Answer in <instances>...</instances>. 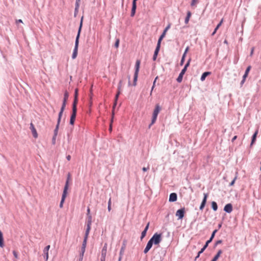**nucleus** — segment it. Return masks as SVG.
<instances>
[{"mask_svg":"<svg viewBox=\"0 0 261 261\" xmlns=\"http://www.w3.org/2000/svg\"><path fill=\"white\" fill-rule=\"evenodd\" d=\"M257 134H258V130H256L252 136L250 146H252L255 142Z\"/></svg>","mask_w":261,"mask_h":261,"instance_id":"23","label":"nucleus"},{"mask_svg":"<svg viewBox=\"0 0 261 261\" xmlns=\"http://www.w3.org/2000/svg\"><path fill=\"white\" fill-rule=\"evenodd\" d=\"M114 115V112H113V113H112V119H111V123H110V126H109V130H110V132H111V131L112 130V122H113V120Z\"/></svg>","mask_w":261,"mask_h":261,"instance_id":"40","label":"nucleus"},{"mask_svg":"<svg viewBox=\"0 0 261 261\" xmlns=\"http://www.w3.org/2000/svg\"><path fill=\"white\" fill-rule=\"evenodd\" d=\"M222 22H223V19H222V20H221V21H220V22L217 24V26H216V27L215 28V29L214 31H213V32L212 33V35H211L212 36H214V35L216 34V33L217 31L218 30V29L220 28V27L221 25Z\"/></svg>","mask_w":261,"mask_h":261,"instance_id":"28","label":"nucleus"},{"mask_svg":"<svg viewBox=\"0 0 261 261\" xmlns=\"http://www.w3.org/2000/svg\"><path fill=\"white\" fill-rule=\"evenodd\" d=\"M13 255H14V257H15L16 258H17L18 257L17 253L16 252V251L14 250V251H13Z\"/></svg>","mask_w":261,"mask_h":261,"instance_id":"57","label":"nucleus"},{"mask_svg":"<svg viewBox=\"0 0 261 261\" xmlns=\"http://www.w3.org/2000/svg\"><path fill=\"white\" fill-rule=\"evenodd\" d=\"M76 116V115H72V114L71 115L70 118V122H69L70 125H74Z\"/></svg>","mask_w":261,"mask_h":261,"instance_id":"29","label":"nucleus"},{"mask_svg":"<svg viewBox=\"0 0 261 261\" xmlns=\"http://www.w3.org/2000/svg\"><path fill=\"white\" fill-rule=\"evenodd\" d=\"M67 191H63V194L62 195L61 200L60 201V205H59L60 208H62L63 207V203L65 201V199L67 196Z\"/></svg>","mask_w":261,"mask_h":261,"instance_id":"18","label":"nucleus"},{"mask_svg":"<svg viewBox=\"0 0 261 261\" xmlns=\"http://www.w3.org/2000/svg\"><path fill=\"white\" fill-rule=\"evenodd\" d=\"M78 102V98H74L73 101L72 103V106H76Z\"/></svg>","mask_w":261,"mask_h":261,"instance_id":"45","label":"nucleus"},{"mask_svg":"<svg viewBox=\"0 0 261 261\" xmlns=\"http://www.w3.org/2000/svg\"><path fill=\"white\" fill-rule=\"evenodd\" d=\"M86 247L82 246L80 254H84L85 252Z\"/></svg>","mask_w":261,"mask_h":261,"instance_id":"46","label":"nucleus"},{"mask_svg":"<svg viewBox=\"0 0 261 261\" xmlns=\"http://www.w3.org/2000/svg\"><path fill=\"white\" fill-rule=\"evenodd\" d=\"M211 74V72H208V71H206V72H203L201 76V77H200V80L201 81H203L205 80L206 77L207 76H208V75H210Z\"/></svg>","mask_w":261,"mask_h":261,"instance_id":"25","label":"nucleus"},{"mask_svg":"<svg viewBox=\"0 0 261 261\" xmlns=\"http://www.w3.org/2000/svg\"><path fill=\"white\" fill-rule=\"evenodd\" d=\"M248 74L246 73H244V74L243 76V79L245 80L246 79V77L248 76Z\"/></svg>","mask_w":261,"mask_h":261,"instance_id":"59","label":"nucleus"},{"mask_svg":"<svg viewBox=\"0 0 261 261\" xmlns=\"http://www.w3.org/2000/svg\"><path fill=\"white\" fill-rule=\"evenodd\" d=\"M107 243H105L102 250L101 253H104L107 254Z\"/></svg>","mask_w":261,"mask_h":261,"instance_id":"36","label":"nucleus"},{"mask_svg":"<svg viewBox=\"0 0 261 261\" xmlns=\"http://www.w3.org/2000/svg\"><path fill=\"white\" fill-rule=\"evenodd\" d=\"M117 102V101H115L114 100V105H113V109H114L115 107L116 106Z\"/></svg>","mask_w":261,"mask_h":261,"instance_id":"63","label":"nucleus"},{"mask_svg":"<svg viewBox=\"0 0 261 261\" xmlns=\"http://www.w3.org/2000/svg\"><path fill=\"white\" fill-rule=\"evenodd\" d=\"M122 81H120L118 86V90H121V86H122Z\"/></svg>","mask_w":261,"mask_h":261,"instance_id":"52","label":"nucleus"},{"mask_svg":"<svg viewBox=\"0 0 261 261\" xmlns=\"http://www.w3.org/2000/svg\"><path fill=\"white\" fill-rule=\"evenodd\" d=\"M90 229L91 228H86L85 233L84 239L83 244H82L83 246H84L86 247L87 241V239L88 237V235H89Z\"/></svg>","mask_w":261,"mask_h":261,"instance_id":"11","label":"nucleus"},{"mask_svg":"<svg viewBox=\"0 0 261 261\" xmlns=\"http://www.w3.org/2000/svg\"><path fill=\"white\" fill-rule=\"evenodd\" d=\"M197 2V0H192L191 3V6H194Z\"/></svg>","mask_w":261,"mask_h":261,"instance_id":"54","label":"nucleus"},{"mask_svg":"<svg viewBox=\"0 0 261 261\" xmlns=\"http://www.w3.org/2000/svg\"><path fill=\"white\" fill-rule=\"evenodd\" d=\"M157 116H155V115H152V119H151V123L148 126V128H150L151 126L152 125H153L156 121V119H157Z\"/></svg>","mask_w":261,"mask_h":261,"instance_id":"32","label":"nucleus"},{"mask_svg":"<svg viewBox=\"0 0 261 261\" xmlns=\"http://www.w3.org/2000/svg\"><path fill=\"white\" fill-rule=\"evenodd\" d=\"M149 241L151 243V245H158L162 241V234L155 233Z\"/></svg>","mask_w":261,"mask_h":261,"instance_id":"2","label":"nucleus"},{"mask_svg":"<svg viewBox=\"0 0 261 261\" xmlns=\"http://www.w3.org/2000/svg\"><path fill=\"white\" fill-rule=\"evenodd\" d=\"M161 110V107L159 105V104H156L155 107V109L153 112V115L157 116L158 115L160 111Z\"/></svg>","mask_w":261,"mask_h":261,"instance_id":"21","label":"nucleus"},{"mask_svg":"<svg viewBox=\"0 0 261 261\" xmlns=\"http://www.w3.org/2000/svg\"><path fill=\"white\" fill-rule=\"evenodd\" d=\"M78 98V89H75L74 91V98Z\"/></svg>","mask_w":261,"mask_h":261,"instance_id":"50","label":"nucleus"},{"mask_svg":"<svg viewBox=\"0 0 261 261\" xmlns=\"http://www.w3.org/2000/svg\"><path fill=\"white\" fill-rule=\"evenodd\" d=\"M66 159L68 161H70V159H71V156L70 155H68L67 156H66Z\"/></svg>","mask_w":261,"mask_h":261,"instance_id":"64","label":"nucleus"},{"mask_svg":"<svg viewBox=\"0 0 261 261\" xmlns=\"http://www.w3.org/2000/svg\"><path fill=\"white\" fill-rule=\"evenodd\" d=\"M146 232H147V231H146L144 230H143V231L141 233V238H140L141 240L146 236Z\"/></svg>","mask_w":261,"mask_h":261,"instance_id":"44","label":"nucleus"},{"mask_svg":"<svg viewBox=\"0 0 261 261\" xmlns=\"http://www.w3.org/2000/svg\"><path fill=\"white\" fill-rule=\"evenodd\" d=\"M189 46H187V47H186V49H185V51H184V53L183 55H186V56L187 53H188V51H189Z\"/></svg>","mask_w":261,"mask_h":261,"instance_id":"55","label":"nucleus"},{"mask_svg":"<svg viewBox=\"0 0 261 261\" xmlns=\"http://www.w3.org/2000/svg\"><path fill=\"white\" fill-rule=\"evenodd\" d=\"M157 56H158V55L153 54V57H152L153 61H155L156 60Z\"/></svg>","mask_w":261,"mask_h":261,"instance_id":"60","label":"nucleus"},{"mask_svg":"<svg viewBox=\"0 0 261 261\" xmlns=\"http://www.w3.org/2000/svg\"><path fill=\"white\" fill-rule=\"evenodd\" d=\"M170 26H171V24L169 23L166 28L165 29H164L163 32L162 33V34H161V35L160 36L159 39H158V42H159L160 43H161V42L163 40V39L164 38L165 35H166V33L167 32V31L170 29Z\"/></svg>","mask_w":261,"mask_h":261,"instance_id":"10","label":"nucleus"},{"mask_svg":"<svg viewBox=\"0 0 261 261\" xmlns=\"http://www.w3.org/2000/svg\"><path fill=\"white\" fill-rule=\"evenodd\" d=\"M177 196L176 193H172L169 195V202H175L177 200Z\"/></svg>","mask_w":261,"mask_h":261,"instance_id":"20","label":"nucleus"},{"mask_svg":"<svg viewBox=\"0 0 261 261\" xmlns=\"http://www.w3.org/2000/svg\"><path fill=\"white\" fill-rule=\"evenodd\" d=\"M77 112V107L76 106H72V115H76Z\"/></svg>","mask_w":261,"mask_h":261,"instance_id":"35","label":"nucleus"},{"mask_svg":"<svg viewBox=\"0 0 261 261\" xmlns=\"http://www.w3.org/2000/svg\"><path fill=\"white\" fill-rule=\"evenodd\" d=\"M251 68V66L250 65L248 66L247 68L246 69V70H245V73H246V74H249V72Z\"/></svg>","mask_w":261,"mask_h":261,"instance_id":"47","label":"nucleus"},{"mask_svg":"<svg viewBox=\"0 0 261 261\" xmlns=\"http://www.w3.org/2000/svg\"><path fill=\"white\" fill-rule=\"evenodd\" d=\"M152 246V245H151V243L148 241V242L147 243L146 246L144 250V253L145 254L147 253L149 251V250L151 248Z\"/></svg>","mask_w":261,"mask_h":261,"instance_id":"22","label":"nucleus"},{"mask_svg":"<svg viewBox=\"0 0 261 261\" xmlns=\"http://www.w3.org/2000/svg\"><path fill=\"white\" fill-rule=\"evenodd\" d=\"M87 228H91L92 217L90 214V210L89 207L87 208Z\"/></svg>","mask_w":261,"mask_h":261,"instance_id":"7","label":"nucleus"},{"mask_svg":"<svg viewBox=\"0 0 261 261\" xmlns=\"http://www.w3.org/2000/svg\"><path fill=\"white\" fill-rule=\"evenodd\" d=\"M60 124V123H57L55 129H54V136L53 137L52 141H51L52 144L53 145H55L56 144V137L58 135Z\"/></svg>","mask_w":261,"mask_h":261,"instance_id":"9","label":"nucleus"},{"mask_svg":"<svg viewBox=\"0 0 261 261\" xmlns=\"http://www.w3.org/2000/svg\"><path fill=\"white\" fill-rule=\"evenodd\" d=\"M236 175L235 177H234L233 180L229 183V186H232L234 184L235 181H236V180L237 178V174H238V173L236 172Z\"/></svg>","mask_w":261,"mask_h":261,"instance_id":"37","label":"nucleus"},{"mask_svg":"<svg viewBox=\"0 0 261 261\" xmlns=\"http://www.w3.org/2000/svg\"><path fill=\"white\" fill-rule=\"evenodd\" d=\"M160 47H161V43H160L159 42H158L156 48H155L154 52V55H158L160 49Z\"/></svg>","mask_w":261,"mask_h":261,"instance_id":"30","label":"nucleus"},{"mask_svg":"<svg viewBox=\"0 0 261 261\" xmlns=\"http://www.w3.org/2000/svg\"><path fill=\"white\" fill-rule=\"evenodd\" d=\"M136 9H137V5H132L130 16L133 17L135 15Z\"/></svg>","mask_w":261,"mask_h":261,"instance_id":"27","label":"nucleus"},{"mask_svg":"<svg viewBox=\"0 0 261 261\" xmlns=\"http://www.w3.org/2000/svg\"><path fill=\"white\" fill-rule=\"evenodd\" d=\"M208 195V193H204L203 194V199L201 203V204L199 206V210L200 211H202L203 210L204 207H205V204L206 203V201H207V198Z\"/></svg>","mask_w":261,"mask_h":261,"instance_id":"8","label":"nucleus"},{"mask_svg":"<svg viewBox=\"0 0 261 261\" xmlns=\"http://www.w3.org/2000/svg\"><path fill=\"white\" fill-rule=\"evenodd\" d=\"M237 136H234L232 138V140H231L232 142H233L234 141V140H236L237 139Z\"/></svg>","mask_w":261,"mask_h":261,"instance_id":"62","label":"nucleus"},{"mask_svg":"<svg viewBox=\"0 0 261 261\" xmlns=\"http://www.w3.org/2000/svg\"><path fill=\"white\" fill-rule=\"evenodd\" d=\"M126 244H127V241L126 240H124L123 241L122 245V246H121V248L120 249V252H119V254L120 255V256L123 255V253L124 252V251H125V249L126 248Z\"/></svg>","mask_w":261,"mask_h":261,"instance_id":"17","label":"nucleus"},{"mask_svg":"<svg viewBox=\"0 0 261 261\" xmlns=\"http://www.w3.org/2000/svg\"><path fill=\"white\" fill-rule=\"evenodd\" d=\"M108 210L110 212L111 210V198H110L108 202Z\"/></svg>","mask_w":261,"mask_h":261,"instance_id":"43","label":"nucleus"},{"mask_svg":"<svg viewBox=\"0 0 261 261\" xmlns=\"http://www.w3.org/2000/svg\"><path fill=\"white\" fill-rule=\"evenodd\" d=\"M50 248V245L46 246L43 249L44 257L45 261H47L48 258V250Z\"/></svg>","mask_w":261,"mask_h":261,"instance_id":"12","label":"nucleus"},{"mask_svg":"<svg viewBox=\"0 0 261 261\" xmlns=\"http://www.w3.org/2000/svg\"><path fill=\"white\" fill-rule=\"evenodd\" d=\"M140 65V61L139 60H137V61L136 62V64H135V73H134V80H133V85L134 86H136L137 85V81L138 77Z\"/></svg>","mask_w":261,"mask_h":261,"instance_id":"3","label":"nucleus"},{"mask_svg":"<svg viewBox=\"0 0 261 261\" xmlns=\"http://www.w3.org/2000/svg\"><path fill=\"white\" fill-rule=\"evenodd\" d=\"M149 222H148L146 226H145L144 230L146 231H147L148 229V228H149Z\"/></svg>","mask_w":261,"mask_h":261,"instance_id":"56","label":"nucleus"},{"mask_svg":"<svg viewBox=\"0 0 261 261\" xmlns=\"http://www.w3.org/2000/svg\"><path fill=\"white\" fill-rule=\"evenodd\" d=\"M218 231V230L217 229H215L214 230L212 234H211V236L210 237V238L206 242L205 244H204V245L203 246V247L201 248V251H204L205 250V249L207 247L208 244L212 242V241H213V239L214 238L215 236V234Z\"/></svg>","mask_w":261,"mask_h":261,"instance_id":"4","label":"nucleus"},{"mask_svg":"<svg viewBox=\"0 0 261 261\" xmlns=\"http://www.w3.org/2000/svg\"><path fill=\"white\" fill-rule=\"evenodd\" d=\"M68 97H69V93L67 91H65L64 92V98H63V101L64 102H67V100L68 99Z\"/></svg>","mask_w":261,"mask_h":261,"instance_id":"33","label":"nucleus"},{"mask_svg":"<svg viewBox=\"0 0 261 261\" xmlns=\"http://www.w3.org/2000/svg\"><path fill=\"white\" fill-rule=\"evenodd\" d=\"M30 129L31 130V132L32 133V135L33 137L35 138H37L38 137V134L36 131V129L34 126V125L33 124V123H31L30 124Z\"/></svg>","mask_w":261,"mask_h":261,"instance_id":"13","label":"nucleus"},{"mask_svg":"<svg viewBox=\"0 0 261 261\" xmlns=\"http://www.w3.org/2000/svg\"><path fill=\"white\" fill-rule=\"evenodd\" d=\"M245 81H246L245 80H244V79H242V81L241 82V83H240L241 87H242L243 86V85L245 83Z\"/></svg>","mask_w":261,"mask_h":261,"instance_id":"61","label":"nucleus"},{"mask_svg":"<svg viewBox=\"0 0 261 261\" xmlns=\"http://www.w3.org/2000/svg\"><path fill=\"white\" fill-rule=\"evenodd\" d=\"M186 71L187 70H186L185 69H182L181 70V71L180 73H179L178 76L176 79V81L178 83H181L182 82L183 76L185 74V73L186 72Z\"/></svg>","mask_w":261,"mask_h":261,"instance_id":"16","label":"nucleus"},{"mask_svg":"<svg viewBox=\"0 0 261 261\" xmlns=\"http://www.w3.org/2000/svg\"><path fill=\"white\" fill-rule=\"evenodd\" d=\"M224 211L227 213H230L232 211V205L231 203L226 204L224 207Z\"/></svg>","mask_w":261,"mask_h":261,"instance_id":"14","label":"nucleus"},{"mask_svg":"<svg viewBox=\"0 0 261 261\" xmlns=\"http://www.w3.org/2000/svg\"><path fill=\"white\" fill-rule=\"evenodd\" d=\"M119 40L118 39H117L116 40V42L114 44V46L116 47V48H118V46H119Z\"/></svg>","mask_w":261,"mask_h":261,"instance_id":"49","label":"nucleus"},{"mask_svg":"<svg viewBox=\"0 0 261 261\" xmlns=\"http://www.w3.org/2000/svg\"><path fill=\"white\" fill-rule=\"evenodd\" d=\"M70 178H71V174L70 173H68L67 174V177L66 181L65 182V185L63 191H67V190L68 189V187H69V180H70Z\"/></svg>","mask_w":261,"mask_h":261,"instance_id":"15","label":"nucleus"},{"mask_svg":"<svg viewBox=\"0 0 261 261\" xmlns=\"http://www.w3.org/2000/svg\"><path fill=\"white\" fill-rule=\"evenodd\" d=\"M222 253V250H219L217 253L215 255L211 261H217V260L219 258L220 255Z\"/></svg>","mask_w":261,"mask_h":261,"instance_id":"24","label":"nucleus"},{"mask_svg":"<svg viewBox=\"0 0 261 261\" xmlns=\"http://www.w3.org/2000/svg\"><path fill=\"white\" fill-rule=\"evenodd\" d=\"M186 56V55H182V58H181V59L180 62V66H182L184 64V63L185 60Z\"/></svg>","mask_w":261,"mask_h":261,"instance_id":"41","label":"nucleus"},{"mask_svg":"<svg viewBox=\"0 0 261 261\" xmlns=\"http://www.w3.org/2000/svg\"><path fill=\"white\" fill-rule=\"evenodd\" d=\"M149 169V166H148L147 167H143V168H142V170H143L144 172H145V171H147Z\"/></svg>","mask_w":261,"mask_h":261,"instance_id":"58","label":"nucleus"},{"mask_svg":"<svg viewBox=\"0 0 261 261\" xmlns=\"http://www.w3.org/2000/svg\"><path fill=\"white\" fill-rule=\"evenodd\" d=\"M212 208L214 211H216L218 210V205L216 202L212 201L211 203Z\"/></svg>","mask_w":261,"mask_h":261,"instance_id":"31","label":"nucleus"},{"mask_svg":"<svg viewBox=\"0 0 261 261\" xmlns=\"http://www.w3.org/2000/svg\"><path fill=\"white\" fill-rule=\"evenodd\" d=\"M106 253L101 252L100 261H106Z\"/></svg>","mask_w":261,"mask_h":261,"instance_id":"39","label":"nucleus"},{"mask_svg":"<svg viewBox=\"0 0 261 261\" xmlns=\"http://www.w3.org/2000/svg\"><path fill=\"white\" fill-rule=\"evenodd\" d=\"M222 243V240H219L216 241L214 245V247H216L218 245Z\"/></svg>","mask_w":261,"mask_h":261,"instance_id":"48","label":"nucleus"},{"mask_svg":"<svg viewBox=\"0 0 261 261\" xmlns=\"http://www.w3.org/2000/svg\"><path fill=\"white\" fill-rule=\"evenodd\" d=\"M191 61V58H190V59L188 60V61H187V62L186 63V64H185V66H184V68H183V69H185L186 70H187V68L189 66Z\"/></svg>","mask_w":261,"mask_h":261,"instance_id":"38","label":"nucleus"},{"mask_svg":"<svg viewBox=\"0 0 261 261\" xmlns=\"http://www.w3.org/2000/svg\"><path fill=\"white\" fill-rule=\"evenodd\" d=\"M83 16L81 17L80 26L78 29L77 34L76 37L75 41V45L73 51V53L72 55V58L73 59H74L76 58L77 55V50H78V47H79V39L80 37V34L83 26Z\"/></svg>","mask_w":261,"mask_h":261,"instance_id":"1","label":"nucleus"},{"mask_svg":"<svg viewBox=\"0 0 261 261\" xmlns=\"http://www.w3.org/2000/svg\"><path fill=\"white\" fill-rule=\"evenodd\" d=\"M66 103H67V102H64L63 101L62 102V105L60 111L58 114V120H57V123H60V122H61V118H62L63 112L65 110Z\"/></svg>","mask_w":261,"mask_h":261,"instance_id":"5","label":"nucleus"},{"mask_svg":"<svg viewBox=\"0 0 261 261\" xmlns=\"http://www.w3.org/2000/svg\"><path fill=\"white\" fill-rule=\"evenodd\" d=\"M204 251H201V249L198 252L197 255L196 256L195 260H196L200 256V255Z\"/></svg>","mask_w":261,"mask_h":261,"instance_id":"51","label":"nucleus"},{"mask_svg":"<svg viewBox=\"0 0 261 261\" xmlns=\"http://www.w3.org/2000/svg\"><path fill=\"white\" fill-rule=\"evenodd\" d=\"M80 2H81V0H76V1H75V9H74V16L75 17H76L78 12H79V8L80 7Z\"/></svg>","mask_w":261,"mask_h":261,"instance_id":"19","label":"nucleus"},{"mask_svg":"<svg viewBox=\"0 0 261 261\" xmlns=\"http://www.w3.org/2000/svg\"><path fill=\"white\" fill-rule=\"evenodd\" d=\"M4 247V242L3 234L2 231L0 230V247L3 248Z\"/></svg>","mask_w":261,"mask_h":261,"instance_id":"26","label":"nucleus"},{"mask_svg":"<svg viewBox=\"0 0 261 261\" xmlns=\"http://www.w3.org/2000/svg\"><path fill=\"white\" fill-rule=\"evenodd\" d=\"M185 213V208L183 207L178 210L176 212L175 215L178 217V220H181L184 217Z\"/></svg>","mask_w":261,"mask_h":261,"instance_id":"6","label":"nucleus"},{"mask_svg":"<svg viewBox=\"0 0 261 261\" xmlns=\"http://www.w3.org/2000/svg\"><path fill=\"white\" fill-rule=\"evenodd\" d=\"M83 256H84V254H82L80 253V256H79V258L78 260L79 261H83Z\"/></svg>","mask_w":261,"mask_h":261,"instance_id":"53","label":"nucleus"},{"mask_svg":"<svg viewBox=\"0 0 261 261\" xmlns=\"http://www.w3.org/2000/svg\"><path fill=\"white\" fill-rule=\"evenodd\" d=\"M120 90H118V91H117V92L115 95V101L118 100L119 95L120 94Z\"/></svg>","mask_w":261,"mask_h":261,"instance_id":"42","label":"nucleus"},{"mask_svg":"<svg viewBox=\"0 0 261 261\" xmlns=\"http://www.w3.org/2000/svg\"><path fill=\"white\" fill-rule=\"evenodd\" d=\"M191 16V12L188 11L187 16L185 18V22L186 24H187L189 22V21Z\"/></svg>","mask_w":261,"mask_h":261,"instance_id":"34","label":"nucleus"}]
</instances>
